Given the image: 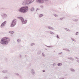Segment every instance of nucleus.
Returning a JSON list of instances; mask_svg holds the SVG:
<instances>
[{
	"label": "nucleus",
	"mask_w": 79,
	"mask_h": 79,
	"mask_svg": "<svg viewBox=\"0 0 79 79\" xmlns=\"http://www.w3.org/2000/svg\"><path fill=\"white\" fill-rule=\"evenodd\" d=\"M10 38L7 37L3 38L2 39L0 43L2 44H6L10 42Z\"/></svg>",
	"instance_id": "nucleus-1"
},
{
	"label": "nucleus",
	"mask_w": 79,
	"mask_h": 79,
	"mask_svg": "<svg viewBox=\"0 0 79 79\" xmlns=\"http://www.w3.org/2000/svg\"><path fill=\"white\" fill-rule=\"evenodd\" d=\"M29 10V8L27 6L23 7L21 8L19 10V11L20 12H22V13H26Z\"/></svg>",
	"instance_id": "nucleus-2"
},
{
	"label": "nucleus",
	"mask_w": 79,
	"mask_h": 79,
	"mask_svg": "<svg viewBox=\"0 0 79 79\" xmlns=\"http://www.w3.org/2000/svg\"><path fill=\"white\" fill-rule=\"evenodd\" d=\"M16 19H14L13 20V21L11 24L10 25V27H14L15 25H16Z\"/></svg>",
	"instance_id": "nucleus-3"
},
{
	"label": "nucleus",
	"mask_w": 79,
	"mask_h": 79,
	"mask_svg": "<svg viewBox=\"0 0 79 79\" xmlns=\"http://www.w3.org/2000/svg\"><path fill=\"white\" fill-rule=\"evenodd\" d=\"M20 19L21 20L23 24H26L27 23V20H24V19H23L22 17L20 18Z\"/></svg>",
	"instance_id": "nucleus-4"
},
{
	"label": "nucleus",
	"mask_w": 79,
	"mask_h": 79,
	"mask_svg": "<svg viewBox=\"0 0 79 79\" xmlns=\"http://www.w3.org/2000/svg\"><path fill=\"white\" fill-rule=\"evenodd\" d=\"M6 21L3 22L1 25V26H5V24H6Z\"/></svg>",
	"instance_id": "nucleus-5"
},
{
	"label": "nucleus",
	"mask_w": 79,
	"mask_h": 79,
	"mask_svg": "<svg viewBox=\"0 0 79 79\" xmlns=\"http://www.w3.org/2000/svg\"><path fill=\"white\" fill-rule=\"evenodd\" d=\"M9 33L10 34H13V33H14V31H9Z\"/></svg>",
	"instance_id": "nucleus-6"
},
{
	"label": "nucleus",
	"mask_w": 79,
	"mask_h": 79,
	"mask_svg": "<svg viewBox=\"0 0 79 79\" xmlns=\"http://www.w3.org/2000/svg\"><path fill=\"white\" fill-rule=\"evenodd\" d=\"M61 64H61V63H59L58 64V66H60L61 65Z\"/></svg>",
	"instance_id": "nucleus-7"
},
{
	"label": "nucleus",
	"mask_w": 79,
	"mask_h": 79,
	"mask_svg": "<svg viewBox=\"0 0 79 79\" xmlns=\"http://www.w3.org/2000/svg\"><path fill=\"white\" fill-rule=\"evenodd\" d=\"M17 41H18V42H21V40H20V39H18L17 40Z\"/></svg>",
	"instance_id": "nucleus-8"
},
{
	"label": "nucleus",
	"mask_w": 79,
	"mask_h": 79,
	"mask_svg": "<svg viewBox=\"0 0 79 79\" xmlns=\"http://www.w3.org/2000/svg\"><path fill=\"white\" fill-rule=\"evenodd\" d=\"M43 16V15H40V17H42Z\"/></svg>",
	"instance_id": "nucleus-9"
},
{
	"label": "nucleus",
	"mask_w": 79,
	"mask_h": 79,
	"mask_svg": "<svg viewBox=\"0 0 79 79\" xmlns=\"http://www.w3.org/2000/svg\"><path fill=\"white\" fill-rule=\"evenodd\" d=\"M38 2H41V1H40V0H37Z\"/></svg>",
	"instance_id": "nucleus-10"
},
{
	"label": "nucleus",
	"mask_w": 79,
	"mask_h": 79,
	"mask_svg": "<svg viewBox=\"0 0 79 79\" xmlns=\"http://www.w3.org/2000/svg\"><path fill=\"white\" fill-rule=\"evenodd\" d=\"M57 37L58 39H59V37H58V35H57Z\"/></svg>",
	"instance_id": "nucleus-11"
},
{
	"label": "nucleus",
	"mask_w": 79,
	"mask_h": 79,
	"mask_svg": "<svg viewBox=\"0 0 79 79\" xmlns=\"http://www.w3.org/2000/svg\"><path fill=\"white\" fill-rule=\"evenodd\" d=\"M43 72H44V71H43Z\"/></svg>",
	"instance_id": "nucleus-12"
}]
</instances>
